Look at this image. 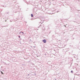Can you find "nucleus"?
Returning a JSON list of instances; mask_svg holds the SVG:
<instances>
[{
	"mask_svg": "<svg viewBox=\"0 0 80 80\" xmlns=\"http://www.w3.org/2000/svg\"><path fill=\"white\" fill-rule=\"evenodd\" d=\"M42 42H44V43H46V42H47V41L45 40H42Z\"/></svg>",
	"mask_w": 80,
	"mask_h": 80,
	"instance_id": "f257e3e1",
	"label": "nucleus"
},
{
	"mask_svg": "<svg viewBox=\"0 0 80 80\" xmlns=\"http://www.w3.org/2000/svg\"><path fill=\"white\" fill-rule=\"evenodd\" d=\"M31 17H33V14H31Z\"/></svg>",
	"mask_w": 80,
	"mask_h": 80,
	"instance_id": "f03ea898",
	"label": "nucleus"
},
{
	"mask_svg": "<svg viewBox=\"0 0 80 80\" xmlns=\"http://www.w3.org/2000/svg\"><path fill=\"white\" fill-rule=\"evenodd\" d=\"M1 72L2 74H3V72H2L1 71Z\"/></svg>",
	"mask_w": 80,
	"mask_h": 80,
	"instance_id": "7ed1b4c3",
	"label": "nucleus"
},
{
	"mask_svg": "<svg viewBox=\"0 0 80 80\" xmlns=\"http://www.w3.org/2000/svg\"><path fill=\"white\" fill-rule=\"evenodd\" d=\"M71 73H73V71H71Z\"/></svg>",
	"mask_w": 80,
	"mask_h": 80,
	"instance_id": "20e7f679",
	"label": "nucleus"
},
{
	"mask_svg": "<svg viewBox=\"0 0 80 80\" xmlns=\"http://www.w3.org/2000/svg\"><path fill=\"white\" fill-rule=\"evenodd\" d=\"M19 38H20V36H19Z\"/></svg>",
	"mask_w": 80,
	"mask_h": 80,
	"instance_id": "39448f33",
	"label": "nucleus"
},
{
	"mask_svg": "<svg viewBox=\"0 0 80 80\" xmlns=\"http://www.w3.org/2000/svg\"><path fill=\"white\" fill-rule=\"evenodd\" d=\"M28 75H29V74H28Z\"/></svg>",
	"mask_w": 80,
	"mask_h": 80,
	"instance_id": "423d86ee",
	"label": "nucleus"
}]
</instances>
